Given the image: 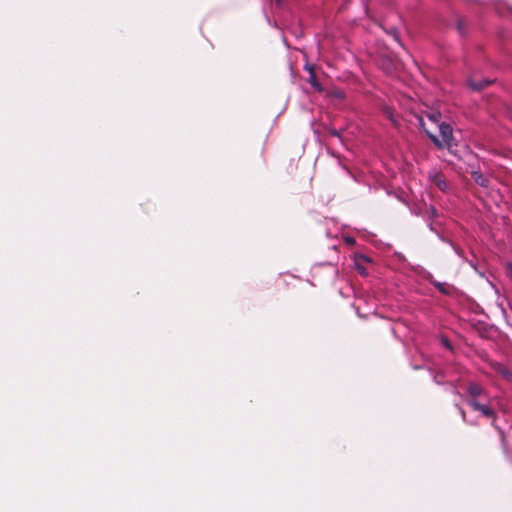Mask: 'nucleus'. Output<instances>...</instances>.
I'll return each instance as SVG.
<instances>
[{
  "instance_id": "nucleus-17",
  "label": "nucleus",
  "mask_w": 512,
  "mask_h": 512,
  "mask_svg": "<svg viewBox=\"0 0 512 512\" xmlns=\"http://www.w3.org/2000/svg\"><path fill=\"white\" fill-rule=\"evenodd\" d=\"M391 34H392L393 38H394L396 41H398V36H397L396 31H395V30H393V31L391 32Z\"/></svg>"
},
{
  "instance_id": "nucleus-21",
  "label": "nucleus",
  "mask_w": 512,
  "mask_h": 512,
  "mask_svg": "<svg viewBox=\"0 0 512 512\" xmlns=\"http://www.w3.org/2000/svg\"><path fill=\"white\" fill-rule=\"evenodd\" d=\"M280 0H277V2H279Z\"/></svg>"
},
{
  "instance_id": "nucleus-9",
  "label": "nucleus",
  "mask_w": 512,
  "mask_h": 512,
  "mask_svg": "<svg viewBox=\"0 0 512 512\" xmlns=\"http://www.w3.org/2000/svg\"><path fill=\"white\" fill-rule=\"evenodd\" d=\"M383 115L389 119L394 125H397V120L395 118V115L393 113V110L389 106H384L382 108Z\"/></svg>"
},
{
  "instance_id": "nucleus-14",
  "label": "nucleus",
  "mask_w": 512,
  "mask_h": 512,
  "mask_svg": "<svg viewBox=\"0 0 512 512\" xmlns=\"http://www.w3.org/2000/svg\"><path fill=\"white\" fill-rule=\"evenodd\" d=\"M458 409H459V412H460V414H461V416H462V419H463L464 421H467V420H466V413H465V411H464L461 407H459Z\"/></svg>"
},
{
  "instance_id": "nucleus-10",
  "label": "nucleus",
  "mask_w": 512,
  "mask_h": 512,
  "mask_svg": "<svg viewBox=\"0 0 512 512\" xmlns=\"http://www.w3.org/2000/svg\"><path fill=\"white\" fill-rule=\"evenodd\" d=\"M308 70L310 72L309 83L311 84V86L315 87L316 89H318L320 91L322 88L320 87V85L316 79L313 68L309 67Z\"/></svg>"
},
{
  "instance_id": "nucleus-15",
  "label": "nucleus",
  "mask_w": 512,
  "mask_h": 512,
  "mask_svg": "<svg viewBox=\"0 0 512 512\" xmlns=\"http://www.w3.org/2000/svg\"><path fill=\"white\" fill-rule=\"evenodd\" d=\"M507 271L512 276V263L507 264Z\"/></svg>"
},
{
  "instance_id": "nucleus-13",
  "label": "nucleus",
  "mask_w": 512,
  "mask_h": 512,
  "mask_svg": "<svg viewBox=\"0 0 512 512\" xmlns=\"http://www.w3.org/2000/svg\"><path fill=\"white\" fill-rule=\"evenodd\" d=\"M345 242H346L347 244H349V245H352V244H354L355 240H354V238H352V237H346V238H345Z\"/></svg>"
},
{
  "instance_id": "nucleus-1",
  "label": "nucleus",
  "mask_w": 512,
  "mask_h": 512,
  "mask_svg": "<svg viewBox=\"0 0 512 512\" xmlns=\"http://www.w3.org/2000/svg\"><path fill=\"white\" fill-rule=\"evenodd\" d=\"M417 120L418 126L427 134V136L436 146L444 147L451 145V141L453 140V132L449 124L445 122L437 124V127L434 130L439 132L440 137H438L432 129L427 127V123L423 117H418Z\"/></svg>"
},
{
  "instance_id": "nucleus-4",
  "label": "nucleus",
  "mask_w": 512,
  "mask_h": 512,
  "mask_svg": "<svg viewBox=\"0 0 512 512\" xmlns=\"http://www.w3.org/2000/svg\"><path fill=\"white\" fill-rule=\"evenodd\" d=\"M425 278L428 281H430L439 292H441V293H443L445 295H449L450 294L451 287L447 283L438 282V281L434 280L432 274L429 273V272H426Z\"/></svg>"
},
{
  "instance_id": "nucleus-5",
  "label": "nucleus",
  "mask_w": 512,
  "mask_h": 512,
  "mask_svg": "<svg viewBox=\"0 0 512 512\" xmlns=\"http://www.w3.org/2000/svg\"><path fill=\"white\" fill-rule=\"evenodd\" d=\"M427 123V127L434 130L437 127V124H440V114L438 112L428 113L425 116H422Z\"/></svg>"
},
{
  "instance_id": "nucleus-11",
  "label": "nucleus",
  "mask_w": 512,
  "mask_h": 512,
  "mask_svg": "<svg viewBox=\"0 0 512 512\" xmlns=\"http://www.w3.org/2000/svg\"><path fill=\"white\" fill-rule=\"evenodd\" d=\"M356 269L358 270V272L361 275H363V276L367 275L366 269L363 266H361L358 262H356Z\"/></svg>"
},
{
  "instance_id": "nucleus-16",
  "label": "nucleus",
  "mask_w": 512,
  "mask_h": 512,
  "mask_svg": "<svg viewBox=\"0 0 512 512\" xmlns=\"http://www.w3.org/2000/svg\"><path fill=\"white\" fill-rule=\"evenodd\" d=\"M331 135H333V136H335L337 138H340V133L338 131H336V130L331 131Z\"/></svg>"
},
{
  "instance_id": "nucleus-18",
  "label": "nucleus",
  "mask_w": 512,
  "mask_h": 512,
  "mask_svg": "<svg viewBox=\"0 0 512 512\" xmlns=\"http://www.w3.org/2000/svg\"><path fill=\"white\" fill-rule=\"evenodd\" d=\"M360 259H362L364 261H369V258L367 256H364V255L360 256Z\"/></svg>"
},
{
  "instance_id": "nucleus-19",
  "label": "nucleus",
  "mask_w": 512,
  "mask_h": 512,
  "mask_svg": "<svg viewBox=\"0 0 512 512\" xmlns=\"http://www.w3.org/2000/svg\"><path fill=\"white\" fill-rule=\"evenodd\" d=\"M429 228H430L431 231H434V227H433L432 223L429 224Z\"/></svg>"
},
{
  "instance_id": "nucleus-3",
  "label": "nucleus",
  "mask_w": 512,
  "mask_h": 512,
  "mask_svg": "<svg viewBox=\"0 0 512 512\" xmlns=\"http://www.w3.org/2000/svg\"><path fill=\"white\" fill-rule=\"evenodd\" d=\"M469 395L468 399H482L487 398L485 390L477 383H470L467 388Z\"/></svg>"
},
{
  "instance_id": "nucleus-12",
  "label": "nucleus",
  "mask_w": 512,
  "mask_h": 512,
  "mask_svg": "<svg viewBox=\"0 0 512 512\" xmlns=\"http://www.w3.org/2000/svg\"><path fill=\"white\" fill-rule=\"evenodd\" d=\"M427 213H429V217H436L437 216V211L436 209L433 207V206H430L428 209H427Z\"/></svg>"
},
{
  "instance_id": "nucleus-6",
  "label": "nucleus",
  "mask_w": 512,
  "mask_h": 512,
  "mask_svg": "<svg viewBox=\"0 0 512 512\" xmlns=\"http://www.w3.org/2000/svg\"><path fill=\"white\" fill-rule=\"evenodd\" d=\"M430 175H433V177L431 178L433 184H435L441 191L447 190L448 185H447L445 179H443L439 173L433 172V173H430Z\"/></svg>"
},
{
  "instance_id": "nucleus-2",
  "label": "nucleus",
  "mask_w": 512,
  "mask_h": 512,
  "mask_svg": "<svg viewBox=\"0 0 512 512\" xmlns=\"http://www.w3.org/2000/svg\"><path fill=\"white\" fill-rule=\"evenodd\" d=\"M467 404L482 417L485 418H494L495 412L492 407L491 402L487 398L482 399H467Z\"/></svg>"
},
{
  "instance_id": "nucleus-8",
  "label": "nucleus",
  "mask_w": 512,
  "mask_h": 512,
  "mask_svg": "<svg viewBox=\"0 0 512 512\" xmlns=\"http://www.w3.org/2000/svg\"><path fill=\"white\" fill-rule=\"evenodd\" d=\"M472 177L474 179V181L482 186V187H487L488 186V180L485 176H483L480 172L478 171H473L472 172Z\"/></svg>"
},
{
  "instance_id": "nucleus-7",
  "label": "nucleus",
  "mask_w": 512,
  "mask_h": 512,
  "mask_svg": "<svg viewBox=\"0 0 512 512\" xmlns=\"http://www.w3.org/2000/svg\"><path fill=\"white\" fill-rule=\"evenodd\" d=\"M490 83L491 81L488 79H484L481 82H476L472 79L468 81L470 88L476 91L482 90L483 88L487 87Z\"/></svg>"
},
{
  "instance_id": "nucleus-20",
  "label": "nucleus",
  "mask_w": 512,
  "mask_h": 512,
  "mask_svg": "<svg viewBox=\"0 0 512 512\" xmlns=\"http://www.w3.org/2000/svg\"><path fill=\"white\" fill-rule=\"evenodd\" d=\"M390 66H392V63H390L389 66L386 68L388 72H391Z\"/></svg>"
}]
</instances>
